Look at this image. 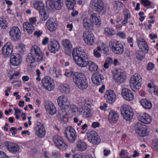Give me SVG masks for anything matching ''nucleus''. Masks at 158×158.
<instances>
[{"label": "nucleus", "instance_id": "obj_48", "mask_svg": "<svg viewBox=\"0 0 158 158\" xmlns=\"http://www.w3.org/2000/svg\"><path fill=\"white\" fill-rule=\"evenodd\" d=\"M57 147L60 150L62 151H65L67 149L68 146L63 140L62 142H60L59 144Z\"/></svg>", "mask_w": 158, "mask_h": 158}, {"label": "nucleus", "instance_id": "obj_14", "mask_svg": "<svg viewBox=\"0 0 158 158\" xmlns=\"http://www.w3.org/2000/svg\"><path fill=\"white\" fill-rule=\"evenodd\" d=\"M82 37L83 40L87 45L92 46L94 44L96 38L92 33L85 31L83 33Z\"/></svg>", "mask_w": 158, "mask_h": 158}, {"label": "nucleus", "instance_id": "obj_53", "mask_svg": "<svg viewBox=\"0 0 158 158\" xmlns=\"http://www.w3.org/2000/svg\"><path fill=\"white\" fill-rule=\"evenodd\" d=\"M60 89L63 92L68 93L69 92V86L67 84L61 85Z\"/></svg>", "mask_w": 158, "mask_h": 158}, {"label": "nucleus", "instance_id": "obj_35", "mask_svg": "<svg viewBox=\"0 0 158 158\" xmlns=\"http://www.w3.org/2000/svg\"><path fill=\"white\" fill-rule=\"evenodd\" d=\"M76 145L77 149L80 151H85L87 147L86 143L81 140H78L76 142Z\"/></svg>", "mask_w": 158, "mask_h": 158}, {"label": "nucleus", "instance_id": "obj_2", "mask_svg": "<svg viewBox=\"0 0 158 158\" xmlns=\"http://www.w3.org/2000/svg\"><path fill=\"white\" fill-rule=\"evenodd\" d=\"M72 56L76 64L81 67H86L87 63L86 53L81 47L74 48L72 52Z\"/></svg>", "mask_w": 158, "mask_h": 158}, {"label": "nucleus", "instance_id": "obj_56", "mask_svg": "<svg viewBox=\"0 0 158 158\" xmlns=\"http://www.w3.org/2000/svg\"><path fill=\"white\" fill-rule=\"evenodd\" d=\"M123 15L124 16V18L128 19L131 17V14L130 12L127 9H125L123 11Z\"/></svg>", "mask_w": 158, "mask_h": 158}, {"label": "nucleus", "instance_id": "obj_4", "mask_svg": "<svg viewBox=\"0 0 158 158\" xmlns=\"http://www.w3.org/2000/svg\"><path fill=\"white\" fill-rule=\"evenodd\" d=\"M73 78L75 85L81 90L86 89L88 85L85 74L80 72H76L73 75Z\"/></svg>", "mask_w": 158, "mask_h": 158}, {"label": "nucleus", "instance_id": "obj_18", "mask_svg": "<svg viewBox=\"0 0 158 158\" xmlns=\"http://www.w3.org/2000/svg\"><path fill=\"white\" fill-rule=\"evenodd\" d=\"M58 24L57 20L53 18H49L45 24L47 29L50 32L56 31L58 27Z\"/></svg>", "mask_w": 158, "mask_h": 158}, {"label": "nucleus", "instance_id": "obj_28", "mask_svg": "<svg viewBox=\"0 0 158 158\" xmlns=\"http://www.w3.org/2000/svg\"><path fill=\"white\" fill-rule=\"evenodd\" d=\"M45 108L49 114L53 115L56 112V108L54 104L51 102L46 103L45 105Z\"/></svg>", "mask_w": 158, "mask_h": 158}, {"label": "nucleus", "instance_id": "obj_26", "mask_svg": "<svg viewBox=\"0 0 158 158\" xmlns=\"http://www.w3.org/2000/svg\"><path fill=\"white\" fill-rule=\"evenodd\" d=\"M62 43L64 48L65 53L67 55H70L72 48L70 41L68 39H64L62 40Z\"/></svg>", "mask_w": 158, "mask_h": 158}, {"label": "nucleus", "instance_id": "obj_24", "mask_svg": "<svg viewBox=\"0 0 158 158\" xmlns=\"http://www.w3.org/2000/svg\"><path fill=\"white\" fill-rule=\"evenodd\" d=\"M104 98L107 102L111 103H114L116 99V95L111 90L106 91L104 94Z\"/></svg>", "mask_w": 158, "mask_h": 158}, {"label": "nucleus", "instance_id": "obj_23", "mask_svg": "<svg viewBox=\"0 0 158 158\" xmlns=\"http://www.w3.org/2000/svg\"><path fill=\"white\" fill-rule=\"evenodd\" d=\"M60 44L58 42L54 39H51L48 45L49 50L52 53H56L60 49Z\"/></svg>", "mask_w": 158, "mask_h": 158}, {"label": "nucleus", "instance_id": "obj_36", "mask_svg": "<svg viewBox=\"0 0 158 158\" xmlns=\"http://www.w3.org/2000/svg\"><path fill=\"white\" fill-rule=\"evenodd\" d=\"M140 103L142 106L145 109H150L152 106L151 102L146 99H142L140 101Z\"/></svg>", "mask_w": 158, "mask_h": 158}, {"label": "nucleus", "instance_id": "obj_37", "mask_svg": "<svg viewBox=\"0 0 158 158\" xmlns=\"http://www.w3.org/2000/svg\"><path fill=\"white\" fill-rule=\"evenodd\" d=\"M81 109L82 111H83L82 114L84 117L88 118L91 116V110L89 107L85 106H82Z\"/></svg>", "mask_w": 158, "mask_h": 158}, {"label": "nucleus", "instance_id": "obj_34", "mask_svg": "<svg viewBox=\"0 0 158 158\" xmlns=\"http://www.w3.org/2000/svg\"><path fill=\"white\" fill-rule=\"evenodd\" d=\"M23 28L24 31L29 34H32L34 30L32 25L28 22H25L23 23Z\"/></svg>", "mask_w": 158, "mask_h": 158}, {"label": "nucleus", "instance_id": "obj_9", "mask_svg": "<svg viewBox=\"0 0 158 158\" xmlns=\"http://www.w3.org/2000/svg\"><path fill=\"white\" fill-rule=\"evenodd\" d=\"M112 75L115 81L118 83L124 82L126 78V73L120 69H115L112 71Z\"/></svg>", "mask_w": 158, "mask_h": 158}, {"label": "nucleus", "instance_id": "obj_52", "mask_svg": "<svg viewBox=\"0 0 158 158\" xmlns=\"http://www.w3.org/2000/svg\"><path fill=\"white\" fill-rule=\"evenodd\" d=\"M152 148L153 150L158 151V139H155L152 141Z\"/></svg>", "mask_w": 158, "mask_h": 158}, {"label": "nucleus", "instance_id": "obj_39", "mask_svg": "<svg viewBox=\"0 0 158 158\" xmlns=\"http://www.w3.org/2000/svg\"><path fill=\"white\" fill-rule=\"evenodd\" d=\"M34 6L35 8L39 12L45 9L44 4L42 2L38 1L35 2L34 4Z\"/></svg>", "mask_w": 158, "mask_h": 158}, {"label": "nucleus", "instance_id": "obj_25", "mask_svg": "<svg viewBox=\"0 0 158 158\" xmlns=\"http://www.w3.org/2000/svg\"><path fill=\"white\" fill-rule=\"evenodd\" d=\"M57 103L59 106L62 108L67 109L69 106V102L66 97L64 96H60L57 99Z\"/></svg>", "mask_w": 158, "mask_h": 158}, {"label": "nucleus", "instance_id": "obj_57", "mask_svg": "<svg viewBox=\"0 0 158 158\" xmlns=\"http://www.w3.org/2000/svg\"><path fill=\"white\" fill-rule=\"evenodd\" d=\"M93 53L94 56L97 58H100L101 56V53L98 52L97 49L94 50Z\"/></svg>", "mask_w": 158, "mask_h": 158}, {"label": "nucleus", "instance_id": "obj_54", "mask_svg": "<svg viewBox=\"0 0 158 158\" xmlns=\"http://www.w3.org/2000/svg\"><path fill=\"white\" fill-rule=\"evenodd\" d=\"M93 102V100L90 98H87L84 100V105L82 106H87L89 107L92 104Z\"/></svg>", "mask_w": 158, "mask_h": 158}, {"label": "nucleus", "instance_id": "obj_64", "mask_svg": "<svg viewBox=\"0 0 158 158\" xmlns=\"http://www.w3.org/2000/svg\"><path fill=\"white\" fill-rule=\"evenodd\" d=\"M0 158H8V156L4 152L0 151Z\"/></svg>", "mask_w": 158, "mask_h": 158}, {"label": "nucleus", "instance_id": "obj_29", "mask_svg": "<svg viewBox=\"0 0 158 158\" xmlns=\"http://www.w3.org/2000/svg\"><path fill=\"white\" fill-rule=\"evenodd\" d=\"M10 63L14 66L19 65L22 61L21 58L18 54H13L10 56Z\"/></svg>", "mask_w": 158, "mask_h": 158}, {"label": "nucleus", "instance_id": "obj_12", "mask_svg": "<svg viewBox=\"0 0 158 158\" xmlns=\"http://www.w3.org/2000/svg\"><path fill=\"white\" fill-rule=\"evenodd\" d=\"M34 129L38 137L40 138L44 137L46 134L45 129L42 123L39 122H36L34 125Z\"/></svg>", "mask_w": 158, "mask_h": 158}, {"label": "nucleus", "instance_id": "obj_45", "mask_svg": "<svg viewBox=\"0 0 158 158\" xmlns=\"http://www.w3.org/2000/svg\"><path fill=\"white\" fill-rule=\"evenodd\" d=\"M8 23L6 19L3 17H0V26L3 29H6Z\"/></svg>", "mask_w": 158, "mask_h": 158}, {"label": "nucleus", "instance_id": "obj_50", "mask_svg": "<svg viewBox=\"0 0 158 158\" xmlns=\"http://www.w3.org/2000/svg\"><path fill=\"white\" fill-rule=\"evenodd\" d=\"M53 140L56 147L59 144L60 142H62L63 140L60 136L57 135H55L53 137Z\"/></svg>", "mask_w": 158, "mask_h": 158}, {"label": "nucleus", "instance_id": "obj_51", "mask_svg": "<svg viewBox=\"0 0 158 158\" xmlns=\"http://www.w3.org/2000/svg\"><path fill=\"white\" fill-rule=\"evenodd\" d=\"M143 52L140 51H137L136 53L137 59L139 60H142L144 58L145 55L143 53Z\"/></svg>", "mask_w": 158, "mask_h": 158}, {"label": "nucleus", "instance_id": "obj_16", "mask_svg": "<svg viewBox=\"0 0 158 158\" xmlns=\"http://www.w3.org/2000/svg\"><path fill=\"white\" fill-rule=\"evenodd\" d=\"M46 4L51 9L59 10L63 6V0H48L46 2Z\"/></svg>", "mask_w": 158, "mask_h": 158}, {"label": "nucleus", "instance_id": "obj_42", "mask_svg": "<svg viewBox=\"0 0 158 158\" xmlns=\"http://www.w3.org/2000/svg\"><path fill=\"white\" fill-rule=\"evenodd\" d=\"M113 8L114 10H120L124 7V5L118 1H114L113 2Z\"/></svg>", "mask_w": 158, "mask_h": 158}, {"label": "nucleus", "instance_id": "obj_10", "mask_svg": "<svg viewBox=\"0 0 158 158\" xmlns=\"http://www.w3.org/2000/svg\"><path fill=\"white\" fill-rule=\"evenodd\" d=\"M86 136L88 141L94 145L98 144L101 141L99 136L95 131L91 130L88 131Z\"/></svg>", "mask_w": 158, "mask_h": 158}, {"label": "nucleus", "instance_id": "obj_59", "mask_svg": "<svg viewBox=\"0 0 158 158\" xmlns=\"http://www.w3.org/2000/svg\"><path fill=\"white\" fill-rule=\"evenodd\" d=\"M141 2L145 7L149 6L151 3V2L148 0H141Z\"/></svg>", "mask_w": 158, "mask_h": 158}, {"label": "nucleus", "instance_id": "obj_47", "mask_svg": "<svg viewBox=\"0 0 158 158\" xmlns=\"http://www.w3.org/2000/svg\"><path fill=\"white\" fill-rule=\"evenodd\" d=\"M69 108L72 111L73 113H77L78 112L81 113L82 112V110H81V108L78 109L77 106H76L72 105L69 106Z\"/></svg>", "mask_w": 158, "mask_h": 158}, {"label": "nucleus", "instance_id": "obj_1", "mask_svg": "<svg viewBox=\"0 0 158 158\" xmlns=\"http://www.w3.org/2000/svg\"><path fill=\"white\" fill-rule=\"evenodd\" d=\"M31 51V55L27 56L26 61L31 67H34L36 65V62L42 60L44 54L40 48L36 45L32 46Z\"/></svg>", "mask_w": 158, "mask_h": 158}, {"label": "nucleus", "instance_id": "obj_49", "mask_svg": "<svg viewBox=\"0 0 158 158\" xmlns=\"http://www.w3.org/2000/svg\"><path fill=\"white\" fill-rule=\"evenodd\" d=\"M57 147L60 150L62 151H65L67 149L68 146L63 140L62 142H60L59 144Z\"/></svg>", "mask_w": 158, "mask_h": 158}, {"label": "nucleus", "instance_id": "obj_60", "mask_svg": "<svg viewBox=\"0 0 158 158\" xmlns=\"http://www.w3.org/2000/svg\"><path fill=\"white\" fill-rule=\"evenodd\" d=\"M155 67L154 64L152 63H149L147 65V70L148 71H150L153 69Z\"/></svg>", "mask_w": 158, "mask_h": 158}, {"label": "nucleus", "instance_id": "obj_33", "mask_svg": "<svg viewBox=\"0 0 158 158\" xmlns=\"http://www.w3.org/2000/svg\"><path fill=\"white\" fill-rule=\"evenodd\" d=\"M59 120L63 123H65L68 121V119L66 112L65 110H60L57 115Z\"/></svg>", "mask_w": 158, "mask_h": 158}, {"label": "nucleus", "instance_id": "obj_13", "mask_svg": "<svg viewBox=\"0 0 158 158\" xmlns=\"http://www.w3.org/2000/svg\"><path fill=\"white\" fill-rule=\"evenodd\" d=\"M65 134L68 141L70 143H73L76 139L75 130L72 127H68L65 131Z\"/></svg>", "mask_w": 158, "mask_h": 158}, {"label": "nucleus", "instance_id": "obj_6", "mask_svg": "<svg viewBox=\"0 0 158 158\" xmlns=\"http://www.w3.org/2000/svg\"><path fill=\"white\" fill-rule=\"evenodd\" d=\"M109 46L111 50L117 54H122L124 51V47L120 41L113 40L109 42Z\"/></svg>", "mask_w": 158, "mask_h": 158}, {"label": "nucleus", "instance_id": "obj_22", "mask_svg": "<svg viewBox=\"0 0 158 158\" xmlns=\"http://www.w3.org/2000/svg\"><path fill=\"white\" fill-rule=\"evenodd\" d=\"M137 43L139 49L145 53L148 52V46L145 40L143 38L139 37L137 39Z\"/></svg>", "mask_w": 158, "mask_h": 158}, {"label": "nucleus", "instance_id": "obj_55", "mask_svg": "<svg viewBox=\"0 0 158 158\" xmlns=\"http://www.w3.org/2000/svg\"><path fill=\"white\" fill-rule=\"evenodd\" d=\"M88 157V156H86L85 155L83 154L77 153L73 155L72 158H87Z\"/></svg>", "mask_w": 158, "mask_h": 158}, {"label": "nucleus", "instance_id": "obj_38", "mask_svg": "<svg viewBox=\"0 0 158 158\" xmlns=\"http://www.w3.org/2000/svg\"><path fill=\"white\" fill-rule=\"evenodd\" d=\"M87 63L86 66L88 65L89 67V70L91 72H98L99 69L98 65L92 61H89L88 59L87 60Z\"/></svg>", "mask_w": 158, "mask_h": 158}, {"label": "nucleus", "instance_id": "obj_43", "mask_svg": "<svg viewBox=\"0 0 158 158\" xmlns=\"http://www.w3.org/2000/svg\"><path fill=\"white\" fill-rule=\"evenodd\" d=\"M76 0H66V6L68 9H72L76 4Z\"/></svg>", "mask_w": 158, "mask_h": 158}, {"label": "nucleus", "instance_id": "obj_21", "mask_svg": "<svg viewBox=\"0 0 158 158\" xmlns=\"http://www.w3.org/2000/svg\"><path fill=\"white\" fill-rule=\"evenodd\" d=\"M121 95L123 98L127 101H132L134 97V94L132 91L126 88L122 89Z\"/></svg>", "mask_w": 158, "mask_h": 158}, {"label": "nucleus", "instance_id": "obj_30", "mask_svg": "<svg viewBox=\"0 0 158 158\" xmlns=\"http://www.w3.org/2000/svg\"><path fill=\"white\" fill-rule=\"evenodd\" d=\"M138 119L141 122L146 124H149L152 121V119L149 115L145 113L140 114Z\"/></svg>", "mask_w": 158, "mask_h": 158}, {"label": "nucleus", "instance_id": "obj_41", "mask_svg": "<svg viewBox=\"0 0 158 158\" xmlns=\"http://www.w3.org/2000/svg\"><path fill=\"white\" fill-rule=\"evenodd\" d=\"M104 33L105 35L109 36H111L114 35L115 34V31L113 28L109 27H107L104 28Z\"/></svg>", "mask_w": 158, "mask_h": 158}, {"label": "nucleus", "instance_id": "obj_61", "mask_svg": "<svg viewBox=\"0 0 158 158\" xmlns=\"http://www.w3.org/2000/svg\"><path fill=\"white\" fill-rule=\"evenodd\" d=\"M117 35L122 39H125L126 38L125 34L122 31H119L117 33Z\"/></svg>", "mask_w": 158, "mask_h": 158}, {"label": "nucleus", "instance_id": "obj_3", "mask_svg": "<svg viewBox=\"0 0 158 158\" xmlns=\"http://www.w3.org/2000/svg\"><path fill=\"white\" fill-rule=\"evenodd\" d=\"M82 19L83 27L87 30H89L94 26L99 27L101 24V18L97 14L94 13L90 15L89 18L85 17Z\"/></svg>", "mask_w": 158, "mask_h": 158}, {"label": "nucleus", "instance_id": "obj_15", "mask_svg": "<svg viewBox=\"0 0 158 158\" xmlns=\"http://www.w3.org/2000/svg\"><path fill=\"white\" fill-rule=\"evenodd\" d=\"M5 146L10 152L13 154L19 153L20 151V146L17 143L8 141H6Z\"/></svg>", "mask_w": 158, "mask_h": 158}, {"label": "nucleus", "instance_id": "obj_40", "mask_svg": "<svg viewBox=\"0 0 158 158\" xmlns=\"http://www.w3.org/2000/svg\"><path fill=\"white\" fill-rule=\"evenodd\" d=\"M49 72L50 74L53 77H58L61 74V71L57 70L56 68L54 67H52L50 68Z\"/></svg>", "mask_w": 158, "mask_h": 158}, {"label": "nucleus", "instance_id": "obj_27", "mask_svg": "<svg viewBox=\"0 0 158 158\" xmlns=\"http://www.w3.org/2000/svg\"><path fill=\"white\" fill-rule=\"evenodd\" d=\"M104 79L103 75L99 73H94L91 77L92 82L95 85H98L102 83V81Z\"/></svg>", "mask_w": 158, "mask_h": 158}, {"label": "nucleus", "instance_id": "obj_11", "mask_svg": "<svg viewBox=\"0 0 158 158\" xmlns=\"http://www.w3.org/2000/svg\"><path fill=\"white\" fill-rule=\"evenodd\" d=\"M41 81L43 87L47 90L50 91L54 89L55 83L53 79L51 77L46 76Z\"/></svg>", "mask_w": 158, "mask_h": 158}, {"label": "nucleus", "instance_id": "obj_62", "mask_svg": "<svg viewBox=\"0 0 158 158\" xmlns=\"http://www.w3.org/2000/svg\"><path fill=\"white\" fill-rule=\"evenodd\" d=\"M73 73V71L70 70H66L65 71L64 75L68 77L71 76Z\"/></svg>", "mask_w": 158, "mask_h": 158}, {"label": "nucleus", "instance_id": "obj_19", "mask_svg": "<svg viewBox=\"0 0 158 158\" xmlns=\"http://www.w3.org/2000/svg\"><path fill=\"white\" fill-rule=\"evenodd\" d=\"M12 44L10 42L5 44L2 48V53L5 57H7L10 55L13 50Z\"/></svg>", "mask_w": 158, "mask_h": 158}, {"label": "nucleus", "instance_id": "obj_5", "mask_svg": "<svg viewBox=\"0 0 158 158\" xmlns=\"http://www.w3.org/2000/svg\"><path fill=\"white\" fill-rule=\"evenodd\" d=\"M142 79L140 75L136 73L132 76L130 80V85L134 92L138 91L141 87Z\"/></svg>", "mask_w": 158, "mask_h": 158}, {"label": "nucleus", "instance_id": "obj_20", "mask_svg": "<svg viewBox=\"0 0 158 158\" xmlns=\"http://www.w3.org/2000/svg\"><path fill=\"white\" fill-rule=\"evenodd\" d=\"M9 35L12 40H16L21 37V32L18 27H13L9 31Z\"/></svg>", "mask_w": 158, "mask_h": 158}, {"label": "nucleus", "instance_id": "obj_63", "mask_svg": "<svg viewBox=\"0 0 158 158\" xmlns=\"http://www.w3.org/2000/svg\"><path fill=\"white\" fill-rule=\"evenodd\" d=\"M41 72L40 70L37 69L36 70V75L37 77L36 78V80L38 81H40L41 80L40 78Z\"/></svg>", "mask_w": 158, "mask_h": 158}, {"label": "nucleus", "instance_id": "obj_31", "mask_svg": "<svg viewBox=\"0 0 158 158\" xmlns=\"http://www.w3.org/2000/svg\"><path fill=\"white\" fill-rule=\"evenodd\" d=\"M118 118V114L115 111L112 110L109 112L108 119L110 123L113 124L116 123L117 121Z\"/></svg>", "mask_w": 158, "mask_h": 158}, {"label": "nucleus", "instance_id": "obj_7", "mask_svg": "<svg viewBox=\"0 0 158 158\" xmlns=\"http://www.w3.org/2000/svg\"><path fill=\"white\" fill-rule=\"evenodd\" d=\"M134 128L136 133L140 137H145L149 134L148 127L143 125L141 122L136 123L134 126Z\"/></svg>", "mask_w": 158, "mask_h": 158}, {"label": "nucleus", "instance_id": "obj_32", "mask_svg": "<svg viewBox=\"0 0 158 158\" xmlns=\"http://www.w3.org/2000/svg\"><path fill=\"white\" fill-rule=\"evenodd\" d=\"M97 49L99 51H101L102 53L104 54H106L109 51L107 45L104 43L102 41H99L98 43Z\"/></svg>", "mask_w": 158, "mask_h": 158}, {"label": "nucleus", "instance_id": "obj_46", "mask_svg": "<svg viewBox=\"0 0 158 158\" xmlns=\"http://www.w3.org/2000/svg\"><path fill=\"white\" fill-rule=\"evenodd\" d=\"M119 155L121 158H127L131 156L127 150L124 149L121 150Z\"/></svg>", "mask_w": 158, "mask_h": 158}, {"label": "nucleus", "instance_id": "obj_44", "mask_svg": "<svg viewBox=\"0 0 158 158\" xmlns=\"http://www.w3.org/2000/svg\"><path fill=\"white\" fill-rule=\"evenodd\" d=\"M39 13L40 14V18L43 21L46 20L49 17V15L45 9L40 11Z\"/></svg>", "mask_w": 158, "mask_h": 158}, {"label": "nucleus", "instance_id": "obj_17", "mask_svg": "<svg viewBox=\"0 0 158 158\" xmlns=\"http://www.w3.org/2000/svg\"><path fill=\"white\" fill-rule=\"evenodd\" d=\"M90 4L94 10L98 13L101 12L104 8L102 0H91Z\"/></svg>", "mask_w": 158, "mask_h": 158}, {"label": "nucleus", "instance_id": "obj_8", "mask_svg": "<svg viewBox=\"0 0 158 158\" xmlns=\"http://www.w3.org/2000/svg\"><path fill=\"white\" fill-rule=\"evenodd\" d=\"M121 112L123 118L129 121L133 118V112L131 107L129 105L124 104L121 108Z\"/></svg>", "mask_w": 158, "mask_h": 158}, {"label": "nucleus", "instance_id": "obj_58", "mask_svg": "<svg viewBox=\"0 0 158 158\" xmlns=\"http://www.w3.org/2000/svg\"><path fill=\"white\" fill-rule=\"evenodd\" d=\"M25 46L24 44H20L18 46V50L19 52L23 53L25 50Z\"/></svg>", "mask_w": 158, "mask_h": 158}]
</instances>
